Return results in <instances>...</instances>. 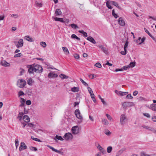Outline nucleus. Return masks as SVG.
Masks as SVG:
<instances>
[{"instance_id":"f257e3e1","label":"nucleus","mask_w":156,"mask_h":156,"mask_svg":"<svg viewBox=\"0 0 156 156\" xmlns=\"http://www.w3.org/2000/svg\"><path fill=\"white\" fill-rule=\"evenodd\" d=\"M27 68L28 69V72L30 74H32L34 72L40 73L42 72L43 69L42 67L40 65L33 64L30 65H28Z\"/></svg>"},{"instance_id":"f03ea898","label":"nucleus","mask_w":156,"mask_h":156,"mask_svg":"<svg viewBox=\"0 0 156 156\" xmlns=\"http://www.w3.org/2000/svg\"><path fill=\"white\" fill-rule=\"evenodd\" d=\"M17 83L18 86L20 88L24 87L26 84L25 81L23 79L19 80L17 81Z\"/></svg>"},{"instance_id":"7ed1b4c3","label":"nucleus","mask_w":156,"mask_h":156,"mask_svg":"<svg viewBox=\"0 0 156 156\" xmlns=\"http://www.w3.org/2000/svg\"><path fill=\"white\" fill-rule=\"evenodd\" d=\"M134 104L131 102H125L122 104V106L124 108H126L128 107L133 106Z\"/></svg>"},{"instance_id":"20e7f679","label":"nucleus","mask_w":156,"mask_h":156,"mask_svg":"<svg viewBox=\"0 0 156 156\" xmlns=\"http://www.w3.org/2000/svg\"><path fill=\"white\" fill-rule=\"evenodd\" d=\"M63 138L66 140H68L73 139V136L71 133H67L65 134L63 136Z\"/></svg>"},{"instance_id":"39448f33","label":"nucleus","mask_w":156,"mask_h":156,"mask_svg":"<svg viewBox=\"0 0 156 156\" xmlns=\"http://www.w3.org/2000/svg\"><path fill=\"white\" fill-rule=\"evenodd\" d=\"M15 44L17 48L22 47L23 46V40L22 39H21L18 42H15Z\"/></svg>"},{"instance_id":"423d86ee","label":"nucleus","mask_w":156,"mask_h":156,"mask_svg":"<svg viewBox=\"0 0 156 156\" xmlns=\"http://www.w3.org/2000/svg\"><path fill=\"white\" fill-rule=\"evenodd\" d=\"M126 121V117L125 115L122 114L120 116V123L121 125H123Z\"/></svg>"},{"instance_id":"0eeeda50","label":"nucleus","mask_w":156,"mask_h":156,"mask_svg":"<svg viewBox=\"0 0 156 156\" xmlns=\"http://www.w3.org/2000/svg\"><path fill=\"white\" fill-rule=\"evenodd\" d=\"M27 147L25 143L22 142L20 144V145L19 148V150L20 151L27 149Z\"/></svg>"},{"instance_id":"6e6552de","label":"nucleus","mask_w":156,"mask_h":156,"mask_svg":"<svg viewBox=\"0 0 156 156\" xmlns=\"http://www.w3.org/2000/svg\"><path fill=\"white\" fill-rule=\"evenodd\" d=\"M75 114L76 117L79 119H82V117L80 115V113L79 109H76L75 111Z\"/></svg>"},{"instance_id":"1a4fd4ad","label":"nucleus","mask_w":156,"mask_h":156,"mask_svg":"<svg viewBox=\"0 0 156 156\" xmlns=\"http://www.w3.org/2000/svg\"><path fill=\"white\" fill-rule=\"evenodd\" d=\"M0 64L2 66L4 67H9L10 66V64L4 60L0 62Z\"/></svg>"},{"instance_id":"9d476101","label":"nucleus","mask_w":156,"mask_h":156,"mask_svg":"<svg viewBox=\"0 0 156 156\" xmlns=\"http://www.w3.org/2000/svg\"><path fill=\"white\" fill-rule=\"evenodd\" d=\"M97 148L101 152L102 154H104L106 153V151L100 144H98Z\"/></svg>"},{"instance_id":"9b49d317","label":"nucleus","mask_w":156,"mask_h":156,"mask_svg":"<svg viewBox=\"0 0 156 156\" xmlns=\"http://www.w3.org/2000/svg\"><path fill=\"white\" fill-rule=\"evenodd\" d=\"M78 128L77 126H73L72 129V133L73 134H76L78 133L79 132L78 130L77 129H76Z\"/></svg>"},{"instance_id":"f8f14e48","label":"nucleus","mask_w":156,"mask_h":156,"mask_svg":"<svg viewBox=\"0 0 156 156\" xmlns=\"http://www.w3.org/2000/svg\"><path fill=\"white\" fill-rule=\"evenodd\" d=\"M58 76V75L56 74L55 73L51 72L49 73L48 75V77L49 78H56Z\"/></svg>"},{"instance_id":"ddd939ff","label":"nucleus","mask_w":156,"mask_h":156,"mask_svg":"<svg viewBox=\"0 0 156 156\" xmlns=\"http://www.w3.org/2000/svg\"><path fill=\"white\" fill-rule=\"evenodd\" d=\"M118 22L122 26H124L125 25V21L122 17H120L119 18Z\"/></svg>"},{"instance_id":"4468645a","label":"nucleus","mask_w":156,"mask_h":156,"mask_svg":"<svg viewBox=\"0 0 156 156\" xmlns=\"http://www.w3.org/2000/svg\"><path fill=\"white\" fill-rule=\"evenodd\" d=\"M24 39L30 42H33L34 39L30 37L29 36H26L24 37Z\"/></svg>"},{"instance_id":"2eb2a0df","label":"nucleus","mask_w":156,"mask_h":156,"mask_svg":"<svg viewBox=\"0 0 156 156\" xmlns=\"http://www.w3.org/2000/svg\"><path fill=\"white\" fill-rule=\"evenodd\" d=\"M23 120L26 122H28L30 121V118L27 115H25L23 118Z\"/></svg>"},{"instance_id":"dca6fc26","label":"nucleus","mask_w":156,"mask_h":156,"mask_svg":"<svg viewBox=\"0 0 156 156\" xmlns=\"http://www.w3.org/2000/svg\"><path fill=\"white\" fill-rule=\"evenodd\" d=\"M87 40L89 41L92 43L95 44L96 43V41L92 37L90 36L88 37L87 38Z\"/></svg>"},{"instance_id":"f3484780","label":"nucleus","mask_w":156,"mask_h":156,"mask_svg":"<svg viewBox=\"0 0 156 156\" xmlns=\"http://www.w3.org/2000/svg\"><path fill=\"white\" fill-rule=\"evenodd\" d=\"M48 147L49 148H50V149L52 150V151H55V152H57V153H59V154H61V153H62V152H61V151H58V150L55 149V148H53V147H52L51 146H49V145H48Z\"/></svg>"},{"instance_id":"a211bd4d","label":"nucleus","mask_w":156,"mask_h":156,"mask_svg":"<svg viewBox=\"0 0 156 156\" xmlns=\"http://www.w3.org/2000/svg\"><path fill=\"white\" fill-rule=\"evenodd\" d=\"M55 13L56 16H58L61 15L62 12L60 9H57L56 10Z\"/></svg>"},{"instance_id":"6ab92c4d","label":"nucleus","mask_w":156,"mask_h":156,"mask_svg":"<svg viewBox=\"0 0 156 156\" xmlns=\"http://www.w3.org/2000/svg\"><path fill=\"white\" fill-rule=\"evenodd\" d=\"M125 148H122L117 153L116 156H119L121 154L126 150Z\"/></svg>"},{"instance_id":"aec40b11","label":"nucleus","mask_w":156,"mask_h":156,"mask_svg":"<svg viewBox=\"0 0 156 156\" xmlns=\"http://www.w3.org/2000/svg\"><path fill=\"white\" fill-rule=\"evenodd\" d=\"M150 108L153 111H156V104H151L150 106Z\"/></svg>"},{"instance_id":"412c9836","label":"nucleus","mask_w":156,"mask_h":156,"mask_svg":"<svg viewBox=\"0 0 156 156\" xmlns=\"http://www.w3.org/2000/svg\"><path fill=\"white\" fill-rule=\"evenodd\" d=\"M110 2L113 5L115 6L118 9H121V8L119 5L118 3L115 1Z\"/></svg>"},{"instance_id":"4be33fe9","label":"nucleus","mask_w":156,"mask_h":156,"mask_svg":"<svg viewBox=\"0 0 156 156\" xmlns=\"http://www.w3.org/2000/svg\"><path fill=\"white\" fill-rule=\"evenodd\" d=\"M23 114L24 113L23 112H20L19 113L18 115L17 118L20 121L21 120L22 118V116Z\"/></svg>"},{"instance_id":"5701e85b","label":"nucleus","mask_w":156,"mask_h":156,"mask_svg":"<svg viewBox=\"0 0 156 156\" xmlns=\"http://www.w3.org/2000/svg\"><path fill=\"white\" fill-rule=\"evenodd\" d=\"M62 49L66 55L69 54V51L66 47H62Z\"/></svg>"},{"instance_id":"b1692460","label":"nucleus","mask_w":156,"mask_h":156,"mask_svg":"<svg viewBox=\"0 0 156 156\" xmlns=\"http://www.w3.org/2000/svg\"><path fill=\"white\" fill-rule=\"evenodd\" d=\"M54 19L56 21H58L63 23H65V21L63 20V19L62 18H58L57 17H55V18Z\"/></svg>"},{"instance_id":"393cba45","label":"nucleus","mask_w":156,"mask_h":156,"mask_svg":"<svg viewBox=\"0 0 156 156\" xmlns=\"http://www.w3.org/2000/svg\"><path fill=\"white\" fill-rule=\"evenodd\" d=\"M128 93V92H122V91H120L118 92V95H120L121 96H123L127 94Z\"/></svg>"},{"instance_id":"a878e982","label":"nucleus","mask_w":156,"mask_h":156,"mask_svg":"<svg viewBox=\"0 0 156 156\" xmlns=\"http://www.w3.org/2000/svg\"><path fill=\"white\" fill-rule=\"evenodd\" d=\"M27 83L30 85H32L33 81L31 78H30L27 81Z\"/></svg>"},{"instance_id":"bb28decb","label":"nucleus","mask_w":156,"mask_h":156,"mask_svg":"<svg viewBox=\"0 0 156 156\" xmlns=\"http://www.w3.org/2000/svg\"><path fill=\"white\" fill-rule=\"evenodd\" d=\"M55 137V138H54V139L55 140H56V139L61 141H62L64 140V139L61 136H58L57 135H56Z\"/></svg>"},{"instance_id":"cd10ccee","label":"nucleus","mask_w":156,"mask_h":156,"mask_svg":"<svg viewBox=\"0 0 156 156\" xmlns=\"http://www.w3.org/2000/svg\"><path fill=\"white\" fill-rule=\"evenodd\" d=\"M59 77L62 79H67L69 77L65 74H61L59 75Z\"/></svg>"},{"instance_id":"c85d7f7f","label":"nucleus","mask_w":156,"mask_h":156,"mask_svg":"<svg viewBox=\"0 0 156 156\" xmlns=\"http://www.w3.org/2000/svg\"><path fill=\"white\" fill-rule=\"evenodd\" d=\"M71 91L73 92H78L79 91V88L74 87L71 89Z\"/></svg>"},{"instance_id":"c756f323","label":"nucleus","mask_w":156,"mask_h":156,"mask_svg":"<svg viewBox=\"0 0 156 156\" xmlns=\"http://www.w3.org/2000/svg\"><path fill=\"white\" fill-rule=\"evenodd\" d=\"M112 14L113 16L115 18H117L118 17V16L117 14L115 13V10L114 9H113L112 11Z\"/></svg>"},{"instance_id":"7c9ffc66","label":"nucleus","mask_w":156,"mask_h":156,"mask_svg":"<svg viewBox=\"0 0 156 156\" xmlns=\"http://www.w3.org/2000/svg\"><path fill=\"white\" fill-rule=\"evenodd\" d=\"M70 25L72 28L73 29H76V28H79L78 27L77 25L76 24H71Z\"/></svg>"},{"instance_id":"2f4dec72","label":"nucleus","mask_w":156,"mask_h":156,"mask_svg":"<svg viewBox=\"0 0 156 156\" xmlns=\"http://www.w3.org/2000/svg\"><path fill=\"white\" fill-rule=\"evenodd\" d=\"M79 32L82 33L84 36L85 37H87V34L86 32H84L83 30H79Z\"/></svg>"},{"instance_id":"473e14b6","label":"nucleus","mask_w":156,"mask_h":156,"mask_svg":"<svg viewBox=\"0 0 156 156\" xmlns=\"http://www.w3.org/2000/svg\"><path fill=\"white\" fill-rule=\"evenodd\" d=\"M98 97L99 98L101 99V102L103 103V104L104 105H106L107 104L104 101V99L101 98V96L100 95H98Z\"/></svg>"},{"instance_id":"72a5a7b5","label":"nucleus","mask_w":156,"mask_h":156,"mask_svg":"<svg viewBox=\"0 0 156 156\" xmlns=\"http://www.w3.org/2000/svg\"><path fill=\"white\" fill-rule=\"evenodd\" d=\"M107 7L109 9H112V7L110 5L109 2L108 1H107L106 2Z\"/></svg>"},{"instance_id":"f704fd0d","label":"nucleus","mask_w":156,"mask_h":156,"mask_svg":"<svg viewBox=\"0 0 156 156\" xmlns=\"http://www.w3.org/2000/svg\"><path fill=\"white\" fill-rule=\"evenodd\" d=\"M80 81L85 86H88V84L85 82L82 78H80Z\"/></svg>"},{"instance_id":"c9c22d12","label":"nucleus","mask_w":156,"mask_h":156,"mask_svg":"<svg viewBox=\"0 0 156 156\" xmlns=\"http://www.w3.org/2000/svg\"><path fill=\"white\" fill-rule=\"evenodd\" d=\"M112 147L111 146L108 147L107 148V152L108 153H110L112 152Z\"/></svg>"},{"instance_id":"e433bc0d","label":"nucleus","mask_w":156,"mask_h":156,"mask_svg":"<svg viewBox=\"0 0 156 156\" xmlns=\"http://www.w3.org/2000/svg\"><path fill=\"white\" fill-rule=\"evenodd\" d=\"M136 63L135 62H131L129 65L130 66V67H133L135 66Z\"/></svg>"},{"instance_id":"4c0bfd02","label":"nucleus","mask_w":156,"mask_h":156,"mask_svg":"<svg viewBox=\"0 0 156 156\" xmlns=\"http://www.w3.org/2000/svg\"><path fill=\"white\" fill-rule=\"evenodd\" d=\"M102 121L103 122V123L105 125H107L108 124V122L107 120L105 119H102Z\"/></svg>"},{"instance_id":"58836bf2","label":"nucleus","mask_w":156,"mask_h":156,"mask_svg":"<svg viewBox=\"0 0 156 156\" xmlns=\"http://www.w3.org/2000/svg\"><path fill=\"white\" fill-rule=\"evenodd\" d=\"M41 45L42 46L43 48H45L46 46V43L43 41H42L40 43Z\"/></svg>"},{"instance_id":"ea45409f","label":"nucleus","mask_w":156,"mask_h":156,"mask_svg":"<svg viewBox=\"0 0 156 156\" xmlns=\"http://www.w3.org/2000/svg\"><path fill=\"white\" fill-rule=\"evenodd\" d=\"M94 66L98 68H101L102 67L101 64L99 62L96 63L94 65Z\"/></svg>"},{"instance_id":"a19ab883","label":"nucleus","mask_w":156,"mask_h":156,"mask_svg":"<svg viewBox=\"0 0 156 156\" xmlns=\"http://www.w3.org/2000/svg\"><path fill=\"white\" fill-rule=\"evenodd\" d=\"M146 33H147L154 40H155V38L154 37H153L152 35L148 31V30H146L145 31Z\"/></svg>"},{"instance_id":"79ce46f5","label":"nucleus","mask_w":156,"mask_h":156,"mask_svg":"<svg viewBox=\"0 0 156 156\" xmlns=\"http://www.w3.org/2000/svg\"><path fill=\"white\" fill-rule=\"evenodd\" d=\"M128 42L127 41H126V42L124 46V49H126V48H127L128 44Z\"/></svg>"},{"instance_id":"37998d69","label":"nucleus","mask_w":156,"mask_h":156,"mask_svg":"<svg viewBox=\"0 0 156 156\" xmlns=\"http://www.w3.org/2000/svg\"><path fill=\"white\" fill-rule=\"evenodd\" d=\"M24 95V93L23 91H20L18 92V96L19 97H20V96L21 95Z\"/></svg>"},{"instance_id":"c03bdc74","label":"nucleus","mask_w":156,"mask_h":156,"mask_svg":"<svg viewBox=\"0 0 156 156\" xmlns=\"http://www.w3.org/2000/svg\"><path fill=\"white\" fill-rule=\"evenodd\" d=\"M30 148V150L32 151H36L37 150V149L36 147H31Z\"/></svg>"},{"instance_id":"a18cd8bd","label":"nucleus","mask_w":156,"mask_h":156,"mask_svg":"<svg viewBox=\"0 0 156 156\" xmlns=\"http://www.w3.org/2000/svg\"><path fill=\"white\" fill-rule=\"evenodd\" d=\"M130 68V66L128 65L127 66H124L122 68H123V70L124 69L125 70H126L127 69H129Z\"/></svg>"},{"instance_id":"49530a36","label":"nucleus","mask_w":156,"mask_h":156,"mask_svg":"<svg viewBox=\"0 0 156 156\" xmlns=\"http://www.w3.org/2000/svg\"><path fill=\"white\" fill-rule=\"evenodd\" d=\"M141 155L142 156H150V155L147 154L145 152H141Z\"/></svg>"},{"instance_id":"de8ad7c7","label":"nucleus","mask_w":156,"mask_h":156,"mask_svg":"<svg viewBox=\"0 0 156 156\" xmlns=\"http://www.w3.org/2000/svg\"><path fill=\"white\" fill-rule=\"evenodd\" d=\"M22 55V54L21 53H18L17 54H16V55H14V58H16V57H20V56H21Z\"/></svg>"},{"instance_id":"09e8293b","label":"nucleus","mask_w":156,"mask_h":156,"mask_svg":"<svg viewBox=\"0 0 156 156\" xmlns=\"http://www.w3.org/2000/svg\"><path fill=\"white\" fill-rule=\"evenodd\" d=\"M35 4L38 7H41L42 6V4L41 3H38L37 2L35 3Z\"/></svg>"},{"instance_id":"8fccbe9b","label":"nucleus","mask_w":156,"mask_h":156,"mask_svg":"<svg viewBox=\"0 0 156 156\" xmlns=\"http://www.w3.org/2000/svg\"><path fill=\"white\" fill-rule=\"evenodd\" d=\"M87 90L90 94H92L93 93L92 90L90 87H88Z\"/></svg>"},{"instance_id":"3c124183","label":"nucleus","mask_w":156,"mask_h":156,"mask_svg":"<svg viewBox=\"0 0 156 156\" xmlns=\"http://www.w3.org/2000/svg\"><path fill=\"white\" fill-rule=\"evenodd\" d=\"M102 50L105 53L107 54L108 53L107 49L106 48L104 47L102 48Z\"/></svg>"},{"instance_id":"603ef678","label":"nucleus","mask_w":156,"mask_h":156,"mask_svg":"<svg viewBox=\"0 0 156 156\" xmlns=\"http://www.w3.org/2000/svg\"><path fill=\"white\" fill-rule=\"evenodd\" d=\"M31 138L32 139L34 140L37 141L41 142V141L40 139L37 138H34L33 136H31Z\"/></svg>"},{"instance_id":"864d4df0","label":"nucleus","mask_w":156,"mask_h":156,"mask_svg":"<svg viewBox=\"0 0 156 156\" xmlns=\"http://www.w3.org/2000/svg\"><path fill=\"white\" fill-rule=\"evenodd\" d=\"M106 116H107V117L108 119L110 121H111V120H112V118L108 114H106Z\"/></svg>"},{"instance_id":"5fc2aeb1","label":"nucleus","mask_w":156,"mask_h":156,"mask_svg":"<svg viewBox=\"0 0 156 156\" xmlns=\"http://www.w3.org/2000/svg\"><path fill=\"white\" fill-rule=\"evenodd\" d=\"M124 51H121L120 52L121 54L123 55H125L126 54V49H124Z\"/></svg>"},{"instance_id":"6e6d98bb","label":"nucleus","mask_w":156,"mask_h":156,"mask_svg":"<svg viewBox=\"0 0 156 156\" xmlns=\"http://www.w3.org/2000/svg\"><path fill=\"white\" fill-rule=\"evenodd\" d=\"M143 115L147 117V118H149L151 116L148 113H144Z\"/></svg>"},{"instance_id":"4d7b16f0","label":"nucleus","mask_w":156,"mask_h":156,"mask_svg":"<svg viewBox=\"0 0 156 156\" xmlns=\"http://www.w3.org/2000/svg\"><path fill=\"white\" fill-rule=\"evenodd\" d=\"M148 129L151 131L153 133H155V131H156V130H154L153 128L149 127V128Z\"/></svg>"},{"instance_id":"13d9d810","label":"nucleus","mask_w":156,"mask_h":156,"mask_svg":"<svg viewBox=\"0 0 156 156\" xmlns=\"http://www.w3.org/2000/svg\"><path fill=\"white\" fill-rule=\"evenodd\" d=\"M126 97L128 99H132L133 98V97L130 94H128L126 96Z\"/></svg>"},{"instance_id":"bf43d9fd","label":"nucleus","mask_w":156,"mask_h":156,"mask_svg":"<svg viewBox=\"0 0 156 156\" xmlns=\"http://www.w3.org/2000/svg\"><path fill=\"white\" fill-rule=\"evenodd\" d=\"M74 57L75 58L78 59L79 58V55L77 54H75L74 55Z\"/></svg>"},{"instance_id":"052dcab7","label":"nucleus","mask_w":156,"mask_h":156,"mask_svg":"<svg viewBox=\"0 0 156 156\" xmlns=\"http://www.w3.org/2000/svg\"><path fill=\"white\" fill-rule=\"evenodd\" d=\"M31 103V102L30 100H27L26 102V104L27 105H30Z\"/></svg>"},{"instance_id":"680f3d73","label":"nucleus","mask_w":156,"mask_h":156,"mask_svg":"<svg viewBox=\"0 0 156 156\" xmlns=\"http://www.w3.org/2000/svg\"><path fill=\"white\" fill-rule=\"evenodd\" d=\"M152 119L153 122H156V116H154L152 117Z\"/></svg>"},{"instance_id":"e2e57ef3","label":"nucleus","mask_w":156,"mask_h":156,"mask_svg":"<svg viewBox=\"0 0 156 156\" xmlns=\"http://www.w3.org/2000/svg\"><path fill=\"white\" fill-rule=\"evenodd\" d=\"M138 94V91L136 90L133 93V95L134 96H136Z\"/></svg>"},{"instance_id":"0e129e2a","label":"nucleus","mask_w":156,"mask_h":156,"mask_svg":"<svg viewBox=\"0 0 156 156\" xmlns=\"http://www.w3.org/2000/svg\"><path fill=\"white\" fill-rule=\"evenodd\" d=\"M20 99H21V100H20V101L21 103H25V99L24 98H21Z\"/></svg>"},{"instance_id":"69168bd1","label":"nucleus","mask_w":156,"mask_h":156,"mask_svg":"<svg viewBox=\"0 0 156 156\" xmlns=\"http://www.w3.org/2000/svg\"><path fill=\"white\" fill-rule=\"evenodd\" d=\"M28 126L29 127H33L34 126V124L32 123H30L28 124Z\"/></svg>"},{"instance_id":"338daca9","label":"nucleus","mask_w":156,"mask_h":156,"mask_svg":"<svg viewBox=\"0 0 156 156\" xmlns=\"http://www.w3.org/2000/svg\"><path fill=\"white\" fill-rule=\"evenodd\" d=\"M145 38L144 37H143V38L141 39V43H139V44H141L142 43H143L145 40Z\"/></svg>"},{"instance_id":"774afa93","label":"nucleus","mask_w":156,"mask_h":156,"mask_svg":"<svg viewBox=\"0 0 156 156\" xmlns=\"http://www.w3.org/2000/svg\"><path fill=\"white\" fill-rule=\"evenodd\" d=\"M101 154L102 153L101 152H98V153L95 154V156H101Z\"/></svg>"}]
</instances>
